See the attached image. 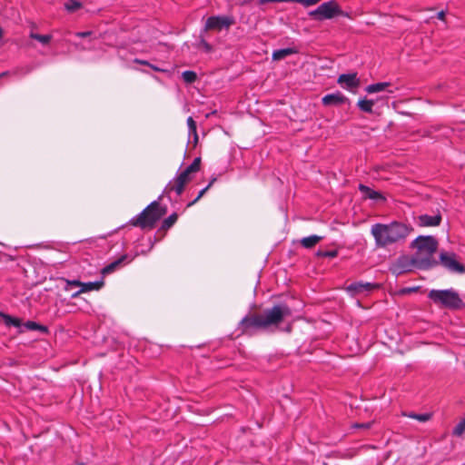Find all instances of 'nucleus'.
Here are the masks:
<instances>
[{"mask_svg": "<svg viewBox=\"0 0 465 465\" xmlns=\"http://www.w3.org/2000/svg\"><path fill=\"white\" fill-rule=\"evenodd\" d=\"M191 180L192 175L187 174L183 171L177 172L173 179L166 184L163 193L158 197V200L148 204L139 214L133 217L129 221V223L142 230H151L154 228L156 223L167 213V208L160 205V201L163 195H166L169 199L171 198L170 194L172 192H174L177 195H181L185 185Z\"/></svg>", "mask_w": 465, "mask_h": 465, "instance_id": "nucleus-1", "label": "nucleus"}, {"mask_svg": "<svg viewBox=\"0 0 465 465\" xmlns=\"http://www.w3.org/2000/svg\"><path fill=\"white\" fill-rule=\"evenodd\" d=\"M292 315L291 308L285 303H278L263 310L261 313H248L238 324L243 335L252 336L258 331H274L286 317Z\"/></svg>", "mask_w": 465, "mask_h": 465, "instance_id": "nucleus-2", "label": "nucleus"}, {"mask_svg": "<svg viewBox=\"0 0 465 465\" xmlns=\"http://www.w3.org/2000/svg\"><path fill=\"white\" fill-rule=\"evenodd\" d=\"M413 227L402 222L392 221L389 223H377L371 225V234L374 238L377 249H385L394 244H402L413 232Z\"/></svg>", "mask_w": 465, "mask_h": 465, "instance_id": "nucleus-3", "label": "nucleus"}, {"mask_svg": "<svg viewBox=\"0 0 465 465\" xmlns=\"http://www.w3.org/2000/svg\"><path fill=\"white\" fill-rule=\"evenodd\" d=\"M439 246L438 240L432 235H420L411 244V249H415L412 254L416 262V269L430 270L436 267L439 262L434 258Z\"/></svg>", "mask_w": 465, "mask_h": 465, "instance_id": "nucleus-4", "label": "nucleus"}, {"mask_svg": "<svg viewBox=\"0 0 465 465\" xmlns=\"http://www.w3.org/2000/svg\"><path fill=\"white\" fill-rule=\"evenodd\" d=\"M428 298L436 305L447 309L460 310L465 308V302L453 289L430 290L428 293Z\"/></svg>", "mask_w": 465, "mask_h": 465, "instance_id": "nucleus-5", "label": "nucleus"}, {"mask_svg": "<svg viewBox=\"0 0 465 465\" xmlns=\"http://www.w3.org/2000/svg\"><path fill=\"white\" fill-rule=\"evenodd\" d=\"M341 15L344 16L346 15L334 0L322 3L316 9L309 12V16L317 21L332 19Z\"/></svg>", "mask_w": 465, "mask_h": 465, "instance_id": "nucleus-6", "label": "nucleus"}, {"mask_svg": "<svg viewBox=\"0 0 465 465\" xmlns=\"http://www.w3.org/2000/svg\"><path fill=\"white\" fill-rule=\"evenodd\" d=\"M0 317L3 319L5 326H14L19 328V333H23L25 330L37 331L45 334H47L49 332V329L47 326L40 324L34 321H27L26 322L23 323L20 318L11 316L3 312H0Z\"/></svg>", "mask_w": 465, "mask_h": 465, "instance_id": "nucleus-7", "label": "nucleus"}, {"mask_svg": "<svg viewBox=\"0 0 465 465\" xmlns=\"http://www.w3.org/2000/svg\"><path fill=\"white\" fill-rule=\"evenodd\" d=\"M235 24V19L231 15H213L207 18L204 25V30H218L229 29Z\"/></svg>", "mask_w": 465, "mask_h": 465, "instance_id": "nucleus-8", "label": "nucleus"}, {"mask_svg": "<svg viewBox=\"0 0 465 465\" xmlns=\"http://www.w3.org/2000/svg\"><path fill=\"white\" fill-rule=\"evenodd\" d=\"M440 261L443 267H445L450 272L464 273L465 266L457 261L456 254L454 252H442L440 254Z\"/></svg>", "mask_w": 465, "mask_h": 465, "instance_id": "nucleus-9", "label": "nucleus"}, {"mask_svg": "<svg viewBox=\"0 0 465 465\" xmlns=\"http://www.w3.org/2000/svg\"><path fill=\"white\" fill-rule=\"evenodd\" d=\"M413 268H416V262L413 255H411V257L401 255L392 264L391 270L394 274L400 275L411 272Z\"/></svg>", "mask_w": 465, "mask_h": 465, "instance_id": "nucleus-10", "label": "nucleus"}, {"mask_svg": "<svg viewBox=\"0 0 465 465\" xmlns=\"http://www.w3.org/2000/svg\"><path fill=\"white\" fill-rule=\"evenodd\" d=\"M380 287L379 283L355 282L347 286V291L351 294H367Z\"/></svg>", "mask_w": 465, "mask_h": 465, "instance_id": "nucleus-11", "label": "nucleus"}, {"mask_svg": "<svg viewBox=\"0 0 465 465\" xmlns=\"http://www.w3.org/2000/svg\"><path fill=\"white\" fill-rule=\"evenodd\" d=\"M442 221L440 211H437L434 214H420L417 218V223L420 227H436L440 224Z\"/></svg>", "mask_w": 465, "mask_h": 465, "instance_id": "nucleus-12", "label": "nucleus"}, {"mask_svg": "<svg viewBox=\"0 0 465 465\" xmlns=\"http://www.w3.org/2000/svg\"><path fill=\"white\" fill-rule=\"evenodd\" d=\"M337 83L343 88L350 91L356 89L360 85V79L357 77L356 73L342 74L338 77Z\"/></svg>", "mask_w": 465, "mask_h": 465, "instance_id": "nucleus-13", "label": "nucleus"}, {"mask_svg": "<svg viewBox=\"0 0 465 465\" xmlns=\"http://www.w3.org/2000/svg\"><path fill=\"white\" fill-rule=\"evenodd\" d=\"M322 101L325 106H339L350 103L349 98L341 92L328 94L322 97Z\"/></svg>", "mask_w": 465, "mask_h": 465, "instance_id": "nucleus-14", "label": "nucleus"}, {"mask_svg": "<svg viewBox=\"0 0 465 465\" xmlns=\"http://www.w3.org/2000/svg\"><path fill=\"white\" fill-rule=\"evenodd\" d=\"M131 261L132 259H129V256L127 254H123L115 261L104 266L102 269L101 272L103 275L110 274L116 271L117 269H119L120 267H122L124 264H127Z\"/></svg>", "mask_w": 465, "mask_h": 465, "instance_id": "nucleus-15", "label": "nucleus"}, {"mask_svg": "<svg viewBox=\"0 0 465 465\" xmlns=\"http://www.w3.org/2000/svg\"><path fill=\"white\" fill-rule=\"evenodd\" d=\"M359 190L363 193L365 198L375 201L385 200V198L380 192L374 191L369 186L364 185L362 183L359 184Z\"/></svg>", "mask_w": 465, "mask_h": 465, "instance_id": "nucleus-16", "label": "nucleus"}, {"mask_svg": "<svg viewBox=\"0 0 465 465\" xmlns=\"http://www.w3.org/2000/svg\"><path fill=\"white\" fill-rule=\"evenodd\" d=\"M104 285V280L95 281V282H83L81 284L80 292H88L92 291H99Z\"/></svg>", "mask_w": 465, "mask_h": 465, "instance_id": "nucleus-17", "label": "nucleus"}, {"mask_svg": "<svg viewBox=\"0 0 465 465\" xmlns=\"http://www.w3.org/2000/svg\"><path fill=\"white\" fill-rule=\"evenodd\" d=\"M297 52L298 51L295 48L292 47L278 49L273 51L272 57L274 61H280L288 55L296 54Z\"/></svg>", "mask_w": 465, "mask_h": 465, "instance_id": "nucleus-18", "label": "nucleus"}, {"mask_svg": "<svg viewBox=\"0 0 465 465\" xmlns=\"http://www.w3.org/2000/svg\"><path fill=\"white\" fill-rule=\"evenodd\" d=\"M391 84L388 82H381V83H376V84H369L365 91L368 93V94H374V93H379V92H382V91H385L387 89V87L391 86Z\"/></svg>", "mask_w": 465, "mask_h": 465, "instance_id": "nucleus-19", "label": "nucleus"}, {"mask_svg": "<svg viewBox=\"0 0 465 465\" xmlns=\"http://www.w3.org/2000/svg\"><path fill=\"white\" fill-rule=\"evenodd\" d=\"M322 239V236L318 235H310L307 237H304L301 240V244L306 248L310 249L315 246Z\"/></svg>", "mask_w": 465, "mask_h": 465, "instance_id": "nucleus-20", "label": "nucleus"}, {"mask_svg": "<svg viewBox=\"0 0 465 465\" xmlns=\"http://www.w3.org/2000/svg\"><path fill=\"white\" fill-rule=\"evenodd\" d=\"M178 220V214L176 213H173L167 218H165L161 224V231L169 230Z\"/></svg>", "mask_w": 465, "mask_h": 465, "instance_id": "nucleus-21", "label": "nucleus"}, {"mask_svg": "<svg viewBox=\"0 0 465 465\" xmlns=\"http://www.w3.org/2000/svg\"><path fill=\"white\" fill-rule=\"evenodd\" d=\"M29 37L31 39L38 41L43 45H47L53 38L51 35H39L37 33H35L34 31H30Z\"/></svg>", "mask_w": 465, "mask_h": 465, "instance_id": "nucleus-22", "label": "nucleus"}, {"mask_svg": "<svg viewBox=\"0 0 465 465\" xmlns=\"http://www.w3.org/2000/svg\"><path fill=\"white\" fill-rule=\"evenodd\" d=\"M357 105L361 111H362L364 113L371 114L372 107L374 105V101L371 99L369 100V99H365V98L361 99V100H359Z\"/></svg>", "mask_w": 465, "mask_h": 465, "instance_id": "nucleus-23", "label": "nucleus"}, {"mask_svg": "<svg viewBox=\"0 0 465 465\" xmlns=\"http://www.w3.org/2000/svg\"><path fill=\"white\" fill-rule=\"evenodd\" d=\"M403 416L409 417L411 419L417 420L420 422H426L431 419L430 413H415V412H403Z\"/></svg>", "mask_w": 465, "mask_h": 465, "instance_id": "nucleus-24", "label": "nucleus"}, {"mask_svg": "<svg viewBox=\"0 0 465 465\" xmlns=\"http://www.w3.org/2000/svg\"><path fill=\"white\" fill-rule=\"evenodd\" d=\"M200 166H201V158L196 157L193 161V163L190 165H188L185 169H183V171L185 172L187 174L192 175V173H197L200 170Z\"/></svg>", "mask_w": 465, "mask_h": 465, "instance_id": "nucleus-25", "label": "nucleus"}, {"mask_svg": "<svg viewBox=\"0 0 465 465\" xmlns=\"http://www.w3.org/2000/svg\"><path fill=\"white\" fill-rule=\"evenodd\" d=\"M82 7V3L78 0H68L64 4V8L69 13L75 12L76 10L80 9Z\"/></svg>", "mask_w": 465, "mask_h": 465, "instance_id": "nucleus-26", "label": "nucleus"}, {"mask_svg": "<svg viewBox=\"0 0 465 465\" xmlns=\"http://www.w3.org/2000/svg\"><path fill=\"white\" fill-rule=\"evenodd\" d=\"M182 77H183V80L186 83V84H193L196 81L197 79V74L195 72L193 71H184L183 74H182Z\"/></svg>", "mask_w": 465, "mask_h": 465, "instance_id": "nucleus-27", "label": "nucleus"}, {"mask_svg": "<svg viewBox=\"0 0 465 465\" xmlns=\"http://www.w3.org/2000/svg\"><path fill=\"white\" fill-rule=\"evenodd\" d=\"M187 125H188V129H189V134H193L194 141L196 142L198 140L197 126H196V123L193 119V117L190 116L187 118Z\"/></svg>", "mask_w": 465, "mask_h": 465, "instance_id": "nucleus-28", "label": "nucleus"}, {"mask_svg": "<svg viewBox=\"0 0 465 465\" xmlns=\"http://www.w3.org/2000/svg\"><path fill=\"white\" fill-rule=\"evenodd\" d=\"M465 431V417L454 427L452 430V434L454 436L460 437Z\"/></svg>", "mask_w": 465, "mask_h": 465, "instance_id": "nucleus-29", "label": "nucleus"}, {"mask_svg": "<svg viewBox=\"0 0 465 465\" xmlns=\"http://www.w3.org/2000/svg\"><path fill=\"white\" fill-rule=\"evenodd\" d=\"M316 255L318 257H322V258H334L338 255V251L337 250H330V251L318 250L316 252Z\"/></svg>", "mask_w": 465, "mask_h": 465, "instance_id": "nucleus-30", "label": "nucleus"}, {"mask_svg": "<svg viewBox=\"0 0 465 465\" xmlns=\"http://www.w3.org/2000/svg\"><path fill=\"white\" fill-rule=\"evenodd\" d=\"M65 283L64 290L69 291L73 286L81 288L82 282L79 280H65Z\"/></svg>", "mask_w": 465, "mask_h": 465, "instance_id": "nucleus-31", "label": "nucleus"}, {"mask_svg": "<svg viewBox=\"0 0 465 465\" xmlns=\"http://www.w3.org/2000/svg\"><path fill=\"white\" fill-rule=\"evenodd\" d=\"M321 0H292V2L302 4L305 6H311L316 5Z\"/></svg>", "mask_w": 465, "mask_h": 465, "instance_id": "nucleus-32", "label": "nucleus"}, {"mask_svg": "<svg viewBox=\"0 0 465 465\" xmlns=\"http://www.w3.org/2000/svg\"><path fill=\"white\" fill-rule=\"evenodd\" d=\"M281 2L289 3V2H292V0H258V5H265L266 3H281Z\"/></svg>", "mask_w": 465, "mask_h": 465, "instance_id": "nucleus-33", "label": "nucleus"}, {"mask_svg": "<svg viewBox=\"0 0 465 465\" xmlns=\"http://www.w3.org/2000/svg\"><path fill=\"white\" fill-rule=\"evenodd\" d=\"M92 35H93L92 31H84V32L75 33V35L80 38H85V37L91 36Z\"/></svg>", "mask_w": 465, "mask_h": 465, "instance_id": "nucleus-34", "label": "nucleus"}, {"mask_svg": "<svg viewBox=\"0 0 465 465\" xmlns=\"http://www.w3.org/2000/svg\"><path fill=\"white\" fill-rule=\"evenodd\" d=\"M200 45L203 47L205 52H211L212 51V45L208 42H206L204 39L201 40Z\"/></svg>", "mask_w": 465, "mask_h": 465, "instance_id": "nucleus-35", "label": "nucleus"}, {"mask_svg": "<svg viewBox=\"0 0 465 465\" xmlns=\"http://www.w3.org/2000/svg\"><path fill=\"white\" fill-rule=\"evenodd\" d=\"M372 425V422H364V423H355L353 427L355 428H362V429H370Z\"/></svg>", "mask_w": 465, "mask_h": 465, "instance_id": "nucleus-36", "label": "nucleus"}, {"mask_svg": "<svg viewBox=\"0 0 465 465\" xmlns=\"http://www.w3.org/2000/svg\"><path fill=\"white\" fill-rule=\"evenodd\" d=\"M134 63L138 64L147 65V66H149V64H150V63L148 61L139 59V58H135L134 60Z\"/></svg>", "mask_w": 465, "mask_h": 465, "instance_id": "nucleus-37", "label": "nucleus"}, {"mask_svg": "<svg viewBox=\"0 0 465 465\" xmlns=\"http://www.w3.org/2000/svg\"><path fill=\"white\" fill-rule=\"evenodd\" d=\"M203 196H200V194L198 193L197 196L192 202L188 203L187 207H191L193 204H195Z\"/></svg>", "mask_w": 465, "mask_h": 465, "instance_id": "nucleus-38", "label": "nucleus"}, {"mask_svg": "<svg viewBox=\"0 0 465 465\" xmlns=\"http://www.w3.org/2000/svg\"><path fill=\"white\" fill-rule=\"evenodd\" d=\"M149 67H151L155 72H164L163 69H161L158 66L152 64H149Z\"/></svg>", "mask_w": 465, "mask_h": 465, "instance_id": "nucleus-39", "label": "nucleus"}, {"mask_svg": "<svg viewBox=\"0 0 465 465\" xmlns=\"http://www.w3.org/2000/svg\"><path fill=\"white\" fill-rule=\"evenodd\" d=\"M209 190V186H205L203 189H202L200 192H199V194L200 196H203L204 193Z\"/></svg>", "mask_w": 465, "mask_h": 465, "instance_id": "nucleus-40", "label": "nucleus"}, {"mask_svg": "<svg viewBox=\"0 0 465 465\" xmlns=\"http://www.w3.org/2000/svg\"><path fill=\"white\" fill-rule=\"evenodd\" d=\"M81 293H84V292H80V289H79L78 291L74 292L71 295V297H72V298H76V297H78Z\"/></svg>", "mask_w": 465, "mask_h": 465, "instance_id": "nucleus-41", "label": "nucleus"}, {"mask_svg": "<svg viewBox=\"0 0 465 465\" xmlns=\"http://www.w3.org/2000/svg\"><path fill=\"white\" fill-rule=\"evenodd\" d=\"M215 181H216V178L213 177L206 186H209V189H210Z\"/></svg>", "mask_w": 465, "mask_h": 465, "instance_id": "nucleus-42", "label": "nucleus"}, {"mask_svg": "<svg viewBox=\"0 0 465 465\" xmlns=\"http://www.w3.org/2000/svg\"><path fill=\"white\" fill-rule=\"evenodd\" d=\"M438 17L442 19L444 17V12L443 11H440L439 14H438Z\"/></svg>", "mask_w": 465, "mask_h": 465, "instance_id": "nucleus-43", "label": "nucleus"}, {"mask_svg": "<svg viewBox=\"0 0 465 465\" xmlns=\"http://www.w3.org/2000/svg\"><path fill=\"white\" fill-rule=\"evenodd\" d=\"M3 35V31H2V28L0 27V38L2 37Z\"/></svg>", "mask_w": 465, "mask_h": 465, "instance_id": "nucleus-44", "label": "nucleus"}, {"mask_svg": "<svg viewBox=\"0 0 465 465\" xmlns=\"http://www.w3.org/2000/svg\"><path fill=\"white\" fill-rule=\"evenodd\" d=\"M5 74H7V73H6V72H5V73L1 74H0V77H1V76H5Z\"/></svg>", "mask_w": 465, "mask_h": 465, "instance_id": "nucleus-45", "label": "nucleus"}, {"mask_svg": "<svg viewBox=\"0 0 465 465\" xmlns=\"http://www.w3.org/2000/svg\"><path fill=\"white\" fill-rule=\"evenodd\" d=\"M31 70H32L31 68L27 69V70H26V73H30V72H31Z\"/></svg>", "mask_w": 465, "mask_h": 465, "instance_id": "nucleus-46", "label": "nucleus"}]
</instances>
